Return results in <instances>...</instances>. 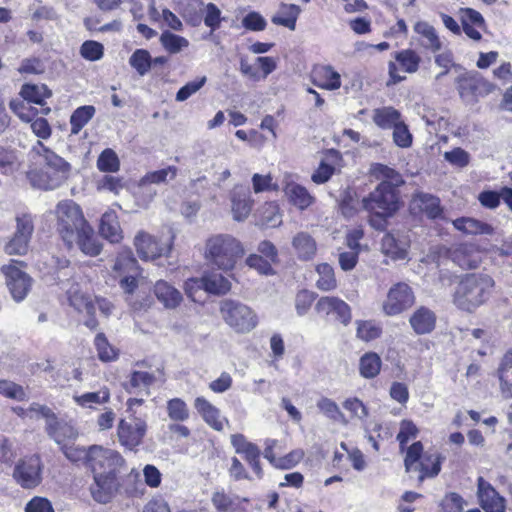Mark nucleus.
<instances>
[{"label":"nucleus","instance_id":"obj_1","mask_svg":"<svg viewBox=\"0 0 512 512\" xmlns=\"http://www.w3.org/2000/svg\"><path fill=\"white\" fill-rule=\"evenodd\" d=\"M56 213L57 230L68 249L77 245L81 252L91 257L101 253L102 244L78 204L73 201L60 202Z\"/></svg>","mask_w":512,"mask_h":512},{"label":"nucleus","instance_id":"obj_2","mask_svg":"<svg viewBox=\"0 0 512 512\" xmlns=\"http://www.w3.org/2000/svg\"><path fill=\"white\" fill-rule=\"evenodd\" d=\"M123 463L122 456L114 450L105 456L104 461L93 464L90 470L93 473L94 484L90 486V492L96 502L100 504L111 502L119 487L116 475Z\"/></svg>","mask_w":512,"mask_h":512},{"label":"nucleus","instance_id":"obj_3","mask_svg":"<svg viewBox=\"0 0 512 512\" xmlns=\"http://www.w3.org/2000/svg\"><path fill=\"white\" fill-rule=\"evenodd\" d=\"M245 254L242 243L231 234H214L205 242V259L222 271H232Z\"/></svg>","mask_w":512,"mask_h":512},{"label":"nucleus","instance_id":"obj_4","mask_svg":"<svg viewBox=\"0 0 512 512\" xmlns=\"http://www.w3.org/2000/svg\"><path fill=\"white\" fill-rule=\"evenodd\" d=\"M493 279L486 274H466L458 283L453 303L461 310L473 312L490 297Z\"/></svg>","mask_w":512,"mask_h":512},{"label":"nucleus","instance_id":"obj_5","mask_svg":"<svg viewBox=\"0 0 512 512\" xmlns=\"http://www.w3.org/2000/svg\"><path fill=\"white\" fill-rule=\"evenodd\" d=\"M219 313L225 324L239 334L249 333L258 325L256 312L238 299H222L219 302Z\"/></svg>","mask_w":512,"mask_h":512},{"label":"nucleus","instance_id":"obj_6","mask_svg":"<svg viewBox=\"0 0 512 512\" xmlns=\"http://www.w3.org/2000/svg\"><path fill=\"white\" fill-rule=\"evenodd\" d=\"M32 151L42 158L43 185L45 190L58 188L69 176L71 165L62 157L57 155L40 140L33 146Z\"/></svg>","mask_w":512,"mask_h":512},{"label":"nucleus","instance_id":"obj_7","mask_svg":"<svg viewBox=\"0 0 512 512\" xmlns=\"http://www.w3.org/2000/svg\"><path fill=\"white\" fill-rule=\"evenodd\" d=\"M390 181H381L373 191L362 199L365 211H378L384 215H395L401 206L400 191Z\"/></svg>","mask_w":512,"mask_h":512},{"label":"nucleus","instance_id":"obj_8","mask_svg":"<svg viewBox=\"0 0 512 512\" xmlns=\"http://www.w3.org/2000/svg\"><path fill=\"white\" fill-rule=\"evenodd\" d=\"M404 464L409 477L418 482L438 475L441 470V460L436 450H407Z\"/></svg>","mask_w":512,"mask_h":512},{"label":"nucleus","instance_id":"obj_9","mask_svg":"<svg viewBox=\"0 0 512 512\" xmlns=\"http://www.w3.org/2000/svg\"><path fill=\"white\" fill-rule=\"evenodd\" d=\"M243 453V458L253 468L257 476H262L259 458L262 455L275 468L290 469L303 458V450H290L283 454V450H236Z\"/></svg>","mask_w":512,"mask_h":512},{"label":"nucleus","instance_id":"obj_10","mask_svg":"<svg viewBox=\"0 0 512 512\" xmlns=\"http://www.w3.org/2000/svg\"><path fill=\"white\" fill-rule=\"evenodd\" d=\"M457 90L466 105L476 104L480 98L489 95L494 86L477 71H469L456 78Z\"/></svg>","mask_w":512,"mask_h":512},{"label":"nucleus","instance_id":"obj_11","mask_svg":"<svg viewBox=\"0 0 512 512\" xmlns=\"http://www.w3.org/2000/svg\"><path fill=\"white\" fill-rule=\"evenodd\" d=\"M16 229L3 247L8 255L23 256L29 250V245L34 233V218L30 213L17 214L15 217Z\"/></svg>","mask_w":512,"mask_h":512},{"label":"nucleus","instance_id":"obj_12","mask_svg":"<svg viewBox=\"0 0 512 512\" xmlns=\"http://www.w3.org/2000/svg\"><path fill=\"white\" fill-rule=\"evenodd\" d=\"M17 264L23 265V261L11 260L10 264L3 265L1 272L5 276L6 286L15 302H22L31 290L33 279Z\"/></svg>","mask_w":512,"mask_h":512},{"label":"nucleus","instance_id":"obj_13","mask_svg":"<svg viewBox=\"0 0 512 512\" xmlns=\"http://www.w3.org/2000/svg\"><path fill=\"white\" fill-rule=\"evenodd\" d=\"M415 301L412 288L403 282L394 284L387 293L382 309L387 316H396L410 308Z\"/></svg>","mask_w":512,"mask_h":512},{"label":"nucleus","instance_id":"obj_14","mask_svg":"<svg viewBox=\"0 0 512 512\" xmlns=\"http://www.w3.org/2000/svg\"><path fill=\"white\" fill-rule=\"evenodd\" d=\"M42 463L38 455L20 460L14 468L13 477L25 489L37 487L41 481Z\"/></svg>","mask_w":512,"mask_h":512},{"label":"nucleus","instance_id":"obj_15","mask_svg":"<svg viewBox=\"0 0 512 512\" xmlns=\"http://www.w3.org/2000/svg\"><path fill=\"white\" fill-rule=\"evenodd\" d=\"M134 245L138 256L142 260H154L161 256H168L172 250V243L160 244L146 232L140 231L134 238Z\"/></svg>","mask_w":512,"mask_h":512},{"label":"nucleus","instance_id":"obj_16","mask_svg":"<svg viewBox=\"0 0 512 512\" xmlns=\"http://www.w3.org/2000/svg\"><path fill=\"white\" fill-rule=\"evenodd\" d=\"M186 287L187 290L195 287L208 294L220 296L231 290V282L220 273L206 272L200 278H191Z\"/></svg>","mask_w":512,"mask_h":512},{"label":"nucleus","instance_id":"obj_17","mask_svg":"<svg viewBox=\"0 0 512 512\" xmlns=\"http://www.w3.org/2000/svg\"><path fill=\"white\" fill-rule=\"evenodd\" d=\"M146 430L147 424L141 418L132 417L129 420L122 419L118 425L120 444L130 448L140 445L146 434Z\"/></svg>","mask_w":512,"mask_h":512},{"label":"nucleus","instance_id":"obj_18","mask_svg":"<svg viewBox=\"0 0 512 512\" xmlns=\"http://www.w3.org/2000/svg\"><path fill=\"white\" fill-rule=\"evenodd\" d=\"M477 495L485 512H505V499L483 477L477 479Z\"/></svg>","mask_w":512,"mask_h":512},{"label":"nucleus","instance_id":"obj_19","mask_svg":"<svg viewBox=\"0 0 512 512\" xmlns=\"http://www.w3.org/2000/svg\"><path fill=\"white\" fill-rule=\"evenodd\" d=\"M315 309L318 313H323L325 315L332 313L335 314L337 320H339L344 326H347L352 319L350 306L339 297H321L317 301Z\"/></svg>","mask_w":512,"mask_h":512},{"label":"nucleus","instance_id":"obj_20","mask_svg":"<svg viewBox=\"0 0 512 512\" xmlns=\"http://www.w3.org/2000/svg\"><path fill=\"white\" fill-rule=\"evenodd\" d=\"M436 313L426 306H419L411 314L409 324L416 335H426L436 327Z\"/></svg>","mask_w":512,"mask_h":512},{"label":"nucleus","instance_id":"obj_21","mask_svg":"<svg viewBox=\"0 0 512 512\" xmlns=\"http://www.w3.org/2000/svg\"><path fill=\"white\" fill-rule=\"evenodd\" d=\"M231 203L233 219L238 222L247 219L254 203L249 188L235 187L231 192Z\"/></svg>","mask_w":512,"mask_h":512},{"label":"nucleus","instance_id":"obj_22","mask_svg":"<svg viewBox=\"0 0 512 512\" xmlns=\"http://www.w3.org/2000/svg\"><path fill=\"white\" fill-rule=\"evenodd\" d=\"M47 434L61 448H68L78 437V431L68 422L56 419L46 427Z\"/></svg>","mask_w":512,"mask_h":512},{"label":"nucleus","instance_id":"obj_23","mask_svg":"<svg viewBox=\"0 0 512 512\" xmlns=\"http://www.w3.org/2000/svg\"><path fill=\"white\" fill-rule=\"evenodd\" d=\"M66 458L77 466L91 469L93 464L105 460V456L114 450H63Z\"/></svg>","mask_w":512,"mask_h":512},{"label":"nucleus","instance_id":"obj_24","mask_svg":"<svg viewBox=\"0 0 512 512\" xmlns=\"http://www.w3.org/2000/svg\"><path fill=\"white\" fill-rule=\"evenodd\" d=\"M454 228L465 235H493L494 227L473 217H459L452 221Z\"/></svg>","mask_w":512,"mask_h":512},{"label":"nucleus","instance_id":"obj_25","mask_svg":"<svg viewBox=\"0 0 512 512\" xmlns=\"http://www.w3.org/2000/svg\"><path fill=\"white\" fill-rule=\"evenodd\" d=\"M99 233L111 243H118L122 239L118 216L114 210H108L101 216Z\"/></svg>","mask_w":512,"mask_h":512},{"label":"nucleus","instance_id":"obj_26","mask_svg":"<svg viewBox=\"0 0 512 512\" xmlns=\"http://www.w3.org/2000/svg\"><path fill=\"white\" fill-rule=\"evenodd\" d=\"M154 294L158 301L168 309L176 308L183 299L181 292L164 280L156 282L154 285Z\"/></svg>","mask_w":512,"mask_h":512},{"label":"nucleus","instance_id":"obj_27","mask_svg":"<svg viewBox=\"0 0 512 512\" xmlns=\"http://www.w3.org/2000/svg\"><path fill=\"white\" fill-rule=\"evenodd\" d=\"M194 407L209 426L217 431L223 429V420L221 419L219 409L206 398L202 396L197 397L194 401Z\"/></svg>","mask_w":512,"mask_h":512},{"label":"nucleus","instance_id":"obj_28","mask_svg":"<svg viewBox=\"0 0 512 512\" xmlns=\"http://www.w3.org/2000/svg\"><path fill=\"white\" fill-rule=\"evenodd\" d=\"M414 31L419 34L424 40L420 45L431 52L435 53L442 49V43L437 34L436 29L426 21H418L414 25Z\"/></svg>","mask_w":512,"mask_h":512},{"label":"nucleus","instance_id":"obj_29","mask_svg":"<svg viewBox=\"0 0 512 512\" xmlns=\"http://www.w3.org/2000/svg\"><path fill=\"white\" fill-rule=\"evenodd\" d=\"M501 393L504 398H512V348L504 354L498 368Z\"/></svg>","mask_w":512,"mask_h":512},{"label":"nucleus","instance_id":"obj_30","mask_svg":"<svg viewBox=\"0 0 512 512\" xmlns=\"http://www.w3.org/2000/svg\"><path fill=\"white\" fill-rule=\"evenodd\" d=\"M300 13L301 8L298 5L282 3L280 10L271 18V21L275 25L283 26L294 31Z\"/></svg>","mask_w":512,"mask_h":512},{"label":"nucleus","instance_id":"obj_31","mask_svg":"<svg viewBox=\"0 0 512 512\" xmlns=\"http://www.w3.org/2000/svg\"><path fill=\"white\" fill-rule=\"evenodd\" d=\"M292 246L300 260H311L316 254L317 246L313 237L307 232L297 233L293 240Z\"/></svg>","mask_w":512,"mask_h":512},{"label":"nucleus","instance_id":"obj_32","mask_svg":"<svg viewBox=\"0 0 512 512\" xmlns=\"http://www.w3.org/2000/svg\"><path fill=\"white\" fill-rule=\"evenodd\" d=\"M20 96L28 103L43 106L45 99L52 96L51 90L45 84L25 83L20 90Z\"/></svg>","mask_w":512,"mask_h":512},{"label":"nucleus","instance_id":"obj_33","mask_svg":"<svg viewBox=\"0 0 512 512\" xmlns=\"http://www.w3.org/2000/svg\"><path fill=\"white\" fill-rule=\"evenodd\" d=\"M419 209L431 220L441 218L443 215V208L440 199L429 193L421 192L417 194Z\"/></svg>","mask_w":512,"mask_h":512},{"label":"nucleus","instance_id":"obj_34","mask_svg":"<svg viewBox=\"0 0 512 512\" xmlns=\"http://www.w3.org/2000/svg\"><path fill=\"white\" fill-rule=\"evenodd\" d=\"M401 113L392 106L377 108L373 112V122L381 129H393L401 121Z\"/></svg>","mask_w":512,"mask_h":512},{"label":"nucleus","instance_id":"obj_35","mask_svg":"<svg viewBox=\"0 0 512 512\" xmlns=\"http://www.w3.org/2000/svg\"><path fill=\"white\" fill-rule=\"evenodd\" d=\"M382 359L376 352H366L359 360V373L365 379H373L379 375Z\"/></svg>","mask_w":512,"mask_h":512},{"label":"nucleus","instance_id":"obj_36","mask_svg":"<svg viewBox=\"0 0 512 512\" xmlns=\"http://www.w3.org/2000/svg\"><path fill=\"white\" fill-rule=\"evenodd\" d=\"M95 113L96 109L93 105H83L75 109L70 116L71 134L77 135Z\"/></svg>","mask_w":512,"mask_h":512},{"label":"nucleus","instance_id":"obj_37","mask_svg":"<svg viewBox=\"0 0 512 512\" xmlns=\"http://www.w3.org/2000/svg\"><path fill=\"white\" fill-rule=\"evenodd\" d=\"M160 44L170 54H178L189 46V41L169 30H164L159 38Z\"/></svg>","mask_w":512,"mask_h":512},{"label":"nucleus","instance_id":"obj_38","mask_svg":"<svg viewBox=\"0 0 512 512\" xmlns=\"http://www.w3.org/2000/svg\"><path fill=\"white\" fill-rule=\"evenodd\" d=\"M128 62L139 76H145L152 69L150 52L144 48L136 49L129 57Z\"/></svg>","mask_w":512,"mask_h":512},{"label":"nucleus","instance_id":"obj_39","mask_svg":"<svg viewBox=\"0 0 512 512\" xmlns=\"http://www.w3.org/2000/svg\"><path fill=\"white\" fill-rule=\"evenodd\" d=\"M319 279L316 282L318 289L322 291H331L337 287V281L333 267L328 263H321L316 267Z\"/></svg>","mask_w":512,"mask_h":512},{"label":"nucleus","instance_id":"obj_40","mask_svg":"<svg viewBox=\"0 0 512 512\" xmlns=\"http://www.w3.org/2000/svg\"><path fill=\"white\" fill-rule=\"evenodd\" d=\"M381 245L383 253L394 260H404L408 255L407 249L390 233L384 235Z\"/></svg>","mask_w":512,"mask_h":512},{"label":"nucleus","instance_id":"obj_41","mask_svg":"<svg viewBox=\"0 0 512 512\" xmlns=\"http://www.w3.org/2000/svg\"><path fill=\"white\" fill-rule=\"evenodd\" d=\"M394 58L407 73H415L419 69L421 58L412 49L395 52Z\"/></svg>","mask_w":512,"mask_h":512},{"label":"nucleus","instance_id":"obj_42","mask_svg":"<svg viewBox=\"0 0 512 512\" xmlns=\"http://www.w3.org/2000/svg\"><path fill=\"white\" fill-rule=\"evenodd\" d=\"M97 168L101 172L115 173L120 169V160L117 153L111 149H104L97 159Z\"/></svg>","mask_w":512,"mask_h":512},{"label":"nucleus","instance_id":"obj_43","mask_svg":"<svg viewBox=\"0 0 512 512\" xmlns=\"http://www.w3.org/2000/svg\"><path fill=\"white\" fill-rule=\"evenodd\" d=\"M317 408L329 419L346 425L348 420L339 406L330 398L323 397L317 402Z\"/></svg>","mask_w":512,"mask_h":512},{"label":"nucleus","instance_id":"obj_44","mask_svg":"<svg viewBox=\"0 0 512 512\" xmlns=\"http://www.w3.org/2000/svg\"><path fill=\"white\" fill-rule=\"evenodd\" d=\"M356 325L357 337L365 342L375 340L382 334V327L373 321L357 320Z\"/></svg>","mask_w":512,"mask_h":512},{"label":"nucleus","instance_id":"obj_45","mask_svg":"<svg viewBox=\"0 0 512 512\" xmlns=\"http://www.w3.org/2000/svg\"><path fill=\"white\" fill-rule=\"evenodd\" d=\"M94 344L98 353V358L102 362L114 361L118 358V351L110 345L104 333L96 335Z\"/></svg>","mask_w":512,"mask_h":512},{"label":"nucleus","instance_id":"obj_46","mask_svg":"<svg viewBox=\"0 0 512 512\" xmlns=\"http://www.w3.org/2000/svg\"><path fill=\"white\" fill-rule=\"evenodd\" d=\"M114 270L123 274L135 273L141 275V269L138 261L131 251L120 254L114 264Z\"/></svg>","mask_w":512,"mask_h":512},{"label":"nucleus","instance_id":"obj_47","mask_svg":"<svg viewBox=\"0 0 512 512\" xmlns=\"http://www.w3.org/2000/svg\"><path fill=\"white\" fill-rule=\"evenodd\" d=\"M287 194L290 201L301 210L306 209L312 204V197L308 190L301 185L295 184L288 187Z\"/></svg>","mask_w":512,"mask_h":512},{"label":"nucleus","instance_id":"obj_48","mask_svg":"<svg viewBox=\"0 0 512 512\" xmlns=\"http://www.w3.org/2000/svg\"><path fill=\"white\" fill-rule=\"evenodd\" d=\"M26 100L22 99H12L9 102V107L23 122H30L33 118H35L39 110L29 105V103H25Z\"/></svg>","mask_w":512,"mask_h":512},{"label":"nucleus","instance_id":"obj_49","mask_svg":"<svg viewBox=\"0 0 512 512\" xmlns=\"http://www.w3.org/2000/svg\"><path fill=\"white\" fill-rule=\"evenodd\" d=\"M372 172L375 177L383 178L382 181H390L396 185V187H400L404 184V180L399 172H397L394 168H391L385 164L376 163L373 165Z\"/></svg>","mask_w":512,"mask_h":512},{"label":"nucleus","instance_id":"obj_50","mask_svg":"<svg viewBox=\"0 0 512 512\" xmlns=\"http://www.w3.org/2000/svg\"><path fill=\"white\" fill-rule=\"evenodd\" d=\"M80 55L85 60L98 61L104 56V46L98 41L86 40L80 46Z\"/></svg>","mask_w":512,"mask_h":512},{"label":"nucleus","instance_id":"obj_51","mask_svg":"<svg viewBox=\"0 0 512 512\" xmlns=\"http://www.w3.org/2000/svg\"><path fill=\"white\" fill-rule=\"evenodd\" d=\"M178 169L176 166H168L163 169H159L156 171L148 172L141 180L143 184L152 183V184H161L167 181L168 176H170V180H173L177 175Z\"/></svg>","mask_w":512,"mask_h":512},{"label":"nucleus","instance_id":"obj_52","mask_svg":"<svg viewBox=\"0 0 512 512\" xmlns=\"http://www.w3.org/2000/svg\"><path fill=\"white\" fill-rule=\"evenodd\" d=\"M441 250H444L445 255L463 269H474L477 267V261L466 255L463 249H451L443 247Z\"/></svg>","mask_w":512,"mask_h":512},{"label":"nucleus","instance_id":"obj_53","mask_svg":"<svg viewBox=\"0 0 512 512\" xmlns=\"http://www.w3.org/2000/svg\"><path fill=\"white\" fill-rule=\"evenodd\" d=\"M443 158L450 165L458 168L468 166L471 160L470 154L461 147H455L450 151L444 152Z\"/></svg>","mask_w":512,"mask_h":512},{"label":"nucleus","instance_id":"obj_54","mask_svg":"<svg viewBox=\"0 0 512 512\" xmlns=\"http://www.w3.org/2000/svg\"><path fill=\"white\" fill-rule=\"evenodd\" d=\"M167 412L174 421H185L189 418V410L186 403L180 398H173L167 403Z\"/></svg>","mask_w":512,"mask_h":512},{"label":"nucleus","instance_id":"obj_55","mask_svg":"<svg viewBox=\"0 0 512 512\" xmlns=\"http://www.w3.org/2000/svg\"><path fill=\"white\" fill-rule=\"evenodd\" d=\"M221 14L222 12L216 4L210 2L206 5L203 20L205 26L210 28V34L220 28L223 20Z\"/></svg>","mask_w":512,"mask_h":512},{"label":"nucleus","instance_id":"obj_56","mask_svg":"<svg viewBox=\"0 0 512 512\" xmlns=\"http://www.w3.org/2000/svg\"><path fill=\"white\" fill-rule=\"evenodd\" d=\"M245 262L248 267L257 270L261 275L269 276L275 274V270L271 265L273 262L259 254H250Z\"/></svg>","mask_w":512,"mask_h":512},{"label":"nucleus","instance_id":"obj_57","mask_svg":"<svg viewBox=\"0 0 512 512\" xmlns=\"http://www.w3.org/2000/svg\"><path fill=\"white\" fill-rule=\"evenodd\" d=\"M241 25L246 30L259 32L265 30L267 21L259 12L250 11L242 18Z\"/></svg>","mask_w":512,"mask_h":512},{"label":"nucleus","instance_id":"obj_58","mask_svg":"<svg viewBox=\"0 0 512 512\" xmlns=\"http://www.w3.org/2000/svg\"><path fill=\"white\" fill-rule=\"evenodd\" d=\"M206 76H202L196 80L189 81L183 85L176 93V101L183 102L199 91L206 83Z\"/></svg>","mask_w":512,"mask_h":512},{"label":"nucleus","instance_id":"obj_59","mask_svg":"<svg viewBox=\"0 0 512 512\" xmlns=\"http://www.w3.org/2000/svg\"><path fill=\"white\" fill-rule=\"evenodd\" d=\"M413 136L408 126L404 122H400L393 128V141L401 148H408L412 145Z\"/></svg>","mask_w":512,"mask_h":512},{"label":"nucleus","instance_id":"obj_60","mask_svg":"<svg viewBox=\"0 0 512 512\" xmlns=\"http://www.w3.org/2000/svg\"><path fill=\"white\" fill-rule=\"evenodd\" d=\"M418 429L416 425L410 420H403L401 422L397 440L399 441V448H405L406 444L416 438Z\"/></svg>","mask_w":512,"mask_h":512},{"label":"nucleus","instance_id":"obj_61","mask_svg":"<svg viewBox=\"0 0 512 512\" xmlns=\"http://www.w3.org/2000/svg\"><path fill=\"white\" fill-rule=\"evenodd\" d=\"M0 394L7 398L19 401L25 398V392L22 386L8 380L0 379Z\"/></svg>","mask_w":512,"mask_h":512},{"label":"nucleus","instance_id":"obj_62","mask_svg":"<svg viewBox=\"0 0 512 512\" xmlns=\"http://www.w3.org/2000/svg\"><path fill=\"white\" fill-rule=\"evenodd\" d=\"M465 501L458 493L450 492L442 499L441 506L444 512H462Z\"/></svg>","mask_w":512,"mask_h":512},{"label":"nucleus","instance_id":"obj_63","mask_svg":"<svg viewBox=\"0 0 512 512\" xmlns=\"http://www.w3.org/2000/svg\"><path fill=\"white\" fill-rule=\"evenodd\" d=\"M343 407L351 413L352 417L359 420H364L368 417L367 407L356 397L346 399L343 402Z\"/></svg>","mask_w":512,"mask_h":512},{"label":"nucleus","instance_id":"obj_64","mask_svg":"<svg viewBox=\"0 0 512 512\" xmlns=\"http://www.w3.org/2000/svg\"><path fill=\"white\" fill-rule=\"evenodd\" d=\"M25 512H54V509L47 498L36 496L26 504Z\"/></svg>","mask_w":512,"mask_h":512}]
</instances>
